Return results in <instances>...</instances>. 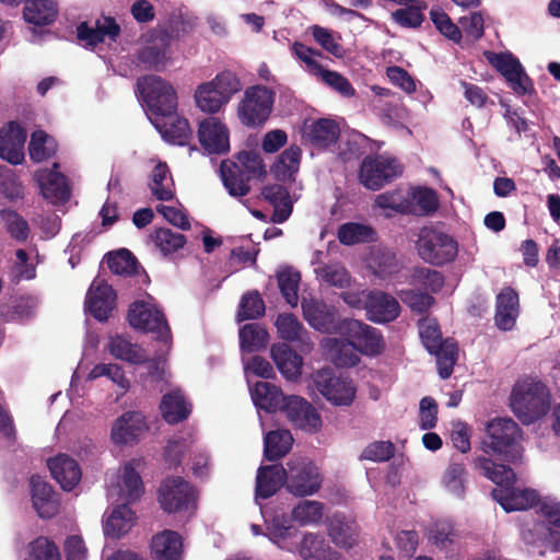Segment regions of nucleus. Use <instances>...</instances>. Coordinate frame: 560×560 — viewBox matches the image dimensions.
I'll return each mask as SVG.
<instances>
[{
	"label": "nucleus",
	"mask_w": 560,
	"mask_h": 560,
	"mask_svg": "<svg viewBox=\"0 0 560 560\" xmlns=\"http://www.w3.org/2000/svg\"><path fill=\"white\" fill-rule=\"evenodd\" d=\"M341 335L352 339L359 352L377 355L384 348V339L378 329L353 318H343Z\"/></svg>",
	"instance_id": "nucleus-15"
},
{
	"label": "nucleus",
	"mask_w": 560,
	"mask_h": 560,
	"mask_svg": "<svg viewBox=\"0 0 560 560\" xmlns=\"http://www.w3.org/2000/svg\"><path fill=\"white\" fill-rule=\"evenodd\" d=\"M324 515V504L319 501H301L292 510V520L301 526L318 524Z\"/></svg>",
	"instance_id": "nucleus-55"
},
{
	"label": "nucleus",
	"mask_w": 560,
	"mask_h": 560,
	"mask_svg": "<svg viewBox=\"0 0 560 560\" xmlns=\"http://www.w3.org/2000/svg\"><path fill=\"white\" fill-rule=\"evenodd\" d=\"M240 347L245 352H257L266 348L269 334L259 324H246L240 329Z\"/></svg>",
	"instance_id": "nucleus-47"
},
{
	"label": "nucleus",
	"mask_w": 560,
	"mask_h": 560,
	"mask_svg": "<svg viewBox=\"0 0 560 560\" xmlns=\"http://www.w3.org/2000/svg\"><path fill=\"white\" fill-rule=\"evenodd\" d=\"M280 292L288 304L295 307L299 302V284L301 275L291 269L282 270L277 275Z\"/></svg>",
	"instance_id": "nucleus-61"
},
{
	"label": "nucleus",
	"mask_w": 560,
	"mask_h": 560,
	"mask_svg": "<svg viewBox=\"0 0 560 560\" xmlns=\"http://www.w3.org/2000/svg\"><path fill=\"white\" fill-rule=\"evenodd\" d=\"M0 194L10 201L24 197V186L18 174L5 165L0 166Z\"/></svg>",
	"instance_id": "nucleus-58"
},
{
	"label": "nucleus",
	"mask_w": 560,
	"mask_h": 560,
	"mask_svg": "<svg viewBox=\"0 0 560 560\" xmlns=\"http://www.w3.org/2000/svg\"><path fill=\"white\" fill-rule=\"evenodd\" d=\"M262 197L273 207L271 221L285 222L292 213L293 205L289 190L279 184L267 185L261 190Z\"/></svg>",
	"instance_id": "nucleus-34"
},
{
	"label": "nucleus",
	"mask_w": 560,
	"mask_h": 560,
	"mask_svg": "<svg viewBox=\"0 0 560 560\" xmlns=\"http://www.w3.org/2000/svg\"><path fill=\"white\" fill-rule=\"evenodd\" d=\"M109 352L119 360L142 364L147 361V357L136 345L121 336L112 337L108 343Z\"/></svg>",
	"instance_id": "nucleus-51"
},
{
	"label": "nucleus",
	"mask_w": 560,
	"mask_h": 560,
	"mask_svg": "<svg viewBox=\"0 0 560 560\" xmlns=\"http://www.w3.org/2000/svg\"><path fill=\"white\" fill-rule=\"evenodd\" d=\"M136 516L128 504L116 506L104 524V533L106 536L119 539L126 535L135 525Z\"/></svg>",
	"instance_id": "nucleus-42"
},
{
	"label": "nucleus",
	"mask_w": 560,
	"mask_h": 560,
	"mask_svg": "<svg viewBox=\"0 0 560 560\" xmlns=\"http://www.w3.org/2000/svg\"><path fill=\"white\" fill-rule=\"evenodd\" d=\"M293 438L289 430H275L264 439V456L269 462L284 457L292 448Z\"/></svg>",
	"instance_id": "nucleus-44"
},
{
	"label": "nucleus",
	"mask_w": 560,
	"mask_h": 560,
	"mask_svg": "<svg viewBox=\"0 0 560 560\" xmlns=\"http://www.w3.org/2000/svg\"><path fill=\"white\" fill-rule=\"evenodd\" d=\"M0 218L9 235L16 242H25L31 233L28 222L15 210L1 209Z\"/></svg>",
	"instance_id": "nucleus-54"
},
{
	"label": "nucleus",
	"mask_w": 560,
	"mask_h": 560,
	"mask_svg": "<svg viewBox=\"0 0 560 560\" xmlns=\"http://www.w3.org/2000/svg\"><path fill=\"white\" fill-rule=\"evenodd\" d=\"M276 93L264 85H253L245 90L238 104L237 114L242 124L248 127L261 126L269 118Z\"/></svg>",
	"instance_id": "nucleus-7"
},
{
	"label": "nucleus",
	"mask_w": 560,
	"mask_h": 560,
	"mask_svg": "<svg viewBox=\"0 0 560 560\" xmlns=\"http://www.w3.org/2000/svg\"><path fill=\"white\" fill-rule=\"evenodd\" d=\"M287 397L279 387L268 382H257L252 388L254 404L268 412L282 411Z\"/></svg>",
	"instance_id": "nucleus-40"
},
{
	"label": "nucleus",
	"mask_w": 560,
	"mask_h": 560,
	"mask_svg": "<svg viewBox=\"0 0 560 560\" xmlns=\"http://www.w3.org/2000/svg\"><path fill=\"white\" fill-rule=\"evenodd\" d=\"M430 541L445 558H454L459 551L458 533L450 522H436L430 529Z\"/></svg>",
	"instance_id": "nucleus-33"
},
{
	"label": "nucleus",
	"mask_w": 560,
	"mask_h": 560,
	"mask_svg": "<svg viewBox=\"0 0 560 560\" xmlns=\"http://www.w3.org/2000/svg\"><path fill=\"white\" fill-rule=\"evenodd\" d=\"M465 465L452 460L443 474L442 483L452 494L463 498L465 493Z\"/></svg>",
	"instance_id": "nucleus-57"
},
{
	"label": "nucleus",
	"mask_w": 560,
	"mask_h": 560,
	"mask_svg": "<svg viewBox=\"0 0 560 560\" xmlns=\"http://www.w3.org/2000/svg\"><path fill=\"white\" fill-rule=\"evenodd\" d=\"M119 34L120 26L114 18H104L103 21L97 20L94 27H90L86 22H82L77 28L78 39L91 47L103 43L106 37L110 40H116Z\"/></svg>",
	"instance_id": "nucleus-31"
},
{
	"label": "nucleus",
	"mask_w": 560,
	"mask_h": 560,
	"mask_svg": "<svg viewBox=\"0 0 560 560\" xmlns=\"http://www.w3.org/2000/svg\"><path fill=\"white\" fill-rule=\"evenodd\" d=\"M359 526L354 520L341 513L334 514L328 524V535L339 547L351 548L358 537Z\"/></svg>",
	"instance_id": "nucleus-38"
},
{
	"label": "nucleus",
	"mask_w": 560,
	"mask_h": 560,
	"mask_svg": "<svg viewBox=\"0 0 560 560\" xmlns=\"http://www.w3.org/2000/svg\"><path fill=\"white\" fill-rule=\"evenodd\" d=\"M32 502L42 518H51L59 512V500L52 487L39 476L31 478Z\"/></svg>",
	"instance_id": "nucleus-26"
},
{
	"label": "nucleus",
	"mask_w": 560,
	"mask_h": 560,
	"mask_svg": "<svg viewBox=\"0 0 560 560\" xmlns=\"http://www.w3.org/2000/svg\"><path fill=\"white\" fill-rule=\"evenodd\" d=\"M420 258L433 266H443L455 260L458 243L450 234L433 228H423L417 241Z\"/></svg>",
	"instance_id": "nucleus-6"
},
{
	"label": "nucleus",
	"mask_w": 560,
	"mask_h": 560,
	"mask_svg": "<svg viewBox=\"0 0 560 560\" xmlns=\"http://www.w3.org/2000/svg\"><path fill=\"white\" fill-rule=\"evenodd\" d=\"M150 551L152 560H183V538L175 530L164 529L152 536Z\"/></svg>",
	"instance_id": "nucleus-24"
},
{
	"label": "nucleus",
	"mask_w": 560,
	"mask_h": 560,
	"mask_svg": "<svg viewBox=\"0 0 560 560\" xmlns=\"http://www.w3.org/2000/svg\"><path fill=\"white\" fill-rule=\"evenodd\" d=\"M166 121L163 124L154 122L158 130L161 132L163 139L177 144L185 145L191 138V129L186 118L177 117L176 114L172 117H162Z\"/></svg>",
	"instance_id": "nucleus-43"
},
{
	"label": "nucleus",
	"mask_w": 560,
	"mask_h": 560,
	"mask_svg": "<svg viewBox=\"0 0 560 560\" xmlns=\"http://www.w3.org/2000/svg\"><path fill=\"white\" fill-rule=\"evenodd\" d=\"M106 264L113 273L120 276L137 275L140 268L137 258L127 248L108 253L106 255Z\"/></svg>",
	"instance_id": "nucleus-49"
},
{
	"label": "nucleus",
	"mask_w": 560,
	"mask_h": 560,
	"mask_svg": "<svg viewBox=\"0 0 560 560\" xmlns=\"http://www.w3.org/2000/svg\"><path fill=\"white\" fill-rule=\"evenodd\" d=\"M491 495L506 512L527 510L537 505L539 502L537 491L532 489H518L514 485L494 488Z\"/></svg>",
	"instance_id": "nucleus-21"
},
{
	"label": "nucleus",
	"mask_w": 560,
	"mask_h": 560,
	"mask_svg": "<svg viewBox=\"0 0 560 560\" xmlns=\"http://www.w3.org/2000/svg\"><path fill=\"white\" fill-rule=\"evenodd\" d=\"M474 467L478 472L497 485L495 488L515 485L514 470L504 464H497L491 458L478 456L474 459Z\"/></svg>",
	"instance_id": "nucleus-35"
},
{
	"label": "nucleus",
	"mask_w": 560,
	"mask_h": 560,
	"mask_svg": "<svg viewBox=\"0 0 560 560\" xmlns=\"http://www.w3.org/2000/svg\"><path fill=\"white\" fill-rule=\"evenodd\" d=\"M325 347L330 361L338 368H352L360 362L359 350L352 339L328 338Z\"/></svg>",
	"instance_id": "nucleus-36"
},
{
	"label": "nucleus",
	"mask_w": 560,
	"mask_h": 560,
	"mask_svg": "<svg viewBox=\"0 0 560 560\" xmlns=\"http://www.w3.org/2000/svg\"><path fill=\"white\" fill-rule=\"evenodd\" d=\"M26 560H61L58 547L45 537H38L30 544Z\"/></svg>",
	"instance_id": "nucleus-64"
},
{
	"label": "nucleus",
	"mask_w": 560,
	"mask_h": 560,
	"mask_svg": "<svg viewBox=\"0 0 560 560\" xmlns=\"http://www.w3.org/2000/svg\"><path fill=\"white\" fill-rule=\"evenodd\" d=\"M137 91L151 116L172 117L177 110V94L170 82L155 74H145L137 80Z\"/></svg>",
	"instance_id": "nucleus-5"
},
{
	"label": "nucleus",
	"mask_w": 560,
	"mask_h": 560,
	"mask_svg": "<svg viewBox=\"0 0 560 560\" xmlns=\"http://www.w3.org/2000/svg\"><path fill=\"white\" fill-rule=\"evenodd\" d=\"M270 354L279 372L290 381L296 380L302 374L303 359L287 343L272 345Z\"/></svg>",
	"instance_id": "nucleus-32"
},
{
	"label": "nucleus",
	"mask_w": 560,
	"mask_h": 560,
	"mask_svg": "<svg viewBox=\"0 0 560 560\" xmlns=\"http://www.w3.org/2000/svg\"><path fill=\"white\" fill-rule=\"evenodd\" d=\"M287 490L296 497L316 493L322 487L318 467L304 458H291L287 463Z\"/></svg>",
	"instance_id": "nucleus-8"
},
{
	"label": "nucleus",
	"mask_w": 560,
	"mask_h": 560,
	"mask_svg": "<svg viewBox=\"0 0 560 560\" xmlns=\"http://www.w3.org/2000/svg\"><path fill=\"white\" fill-rule=\"evenodd\" d=\"M237 161H222L220 177L231 196L244 197L250 191L249 180L264 178L266 168L260 154L254 151L240 152Z\"/></svg>",
	"instance_id": "nucleus-1"
},
{
	"label": "nucleus",
	"mask_w": 560,
	"mask_h": 560,
	"mask_svg": "<svg viewBox=\"0 0 560 560\" xmlns=\"http://www.w3.org/2000/svg\"><path fill=\"white\" fill-rule=\"evenodd\" d=\"M316 389L336 406H350L355 397V387L348 377L337 376L331 369H322L314 375Z\"/></svg>",
	"instance_id": "nucleus-11"
},
{
	"label": "nucleus",
	"mask_w": 560,
	"mask_h": 560,
	"mask_svg": "<svg viewBox=\"0 0 560 560\" xmlns=\"http://www.w3.org/2000/svg\"><path fill=\"white\" fill-rule=\"evenodd\" d=\"M402 173L395 159L383 155L366 156L360 167V182L371 190H378Z\"/></svg>",
	"instance_id": "nucleus-10"
},
{
	"label": "nucleus",
	"mask_w": 560,
	"mask_h": 560,
	"mask_svg": "<svg viewBox=\"0 0 560 560\" xmlns=\"http://www.w3.org/2000/svg\"><path fill=\"white\" fill-rule=\"evenodd\" d=\"M301 306L303 317L311 327L320 332H339L341 335L343 319L339 318L338 311L335 306L314 298H303Z\"/></svg>",
	"instance_id": "nucleus-14"
},
{
	"label": "nucleus",
	"mask_w": 560,
	"mask_h": 560,
	"mask_svg": "<svg viewBox=\"0 0 560 560\" xmlns=\"http://www.w3.org/2000/svg\"><path fill=\"white\" fill-rule=\"evenodd\" d=\"M287 469L280 464L260 466L257 470L256 498L269 499L284 485L287 487Z\"/></svg>",
	"instance_id": "nucleus-29"
},
{
	"label": "nucleus",
	"mask_w": 560,
	"mask_h": 560,
	"mask_svg": "<svg viewBox=\"0 0 560 560\" xmlns=\"http://www.w3.org/2000/svg\"><path fill=\"white\" fill-rule=\"evenodd\" d=\"M418 326L422 343L429 352L436 351V349L444 346L445 339L442 338L440 325L436 319L429 317L421 318Z\"/></svg>",
	"instance_id": "nucleus-60"
},
{
	"label": "nucleus",
	"mask_w": 560,
	"mask_h": 560,
	"mask_svg": "<svg viewBox=\"0 0 560 560\" xmlns=\"http://www.w3.org/2000/svg\"><path fill=\"white\" fill-rule=\"evenodd\" d=\"M510 405L513 413L524 423L530 424L542 418L550 409L551 396L540 381L517 382L511 393Z\"/></svg>",
	"instance_id": "nucleus-2"
},
{
	"label": "nucleus",
	"mask_w": 560,
	"mask_h": 560,
	"mask_svg": "<svg viewBox=\"0 0 560 560\" xmlns=\"http://www.w3.org/2000/svg\"><path fill=\"white\" fill-rule=\"evenodd\" d=\"M171 177L168 166L164 162H159L152 170L150 189L152 195L162 201H170L174 198V190L164 185V182Z\"/></svg>",
	"instance_id": "nucleus-56"
},
{
	"label": "nucleus",
	"mask_w": 560,
	"mask_h": 560,
	"mask_svg": "<svg viewBox=\"0 0 560 560\" xmlns=\"http://www.w3.org/2000/svg\"><path fill=\"white\" fill-rule=\"evenodd\" d=\"M52 478L66 491H71L80 482L82 472L79 464L66 454H60L48 460Z\"/></svg>",
	"instance_id": "nucleus-28"
},
{
	"label": "nucleus",
	"mask_w": 560,
	"mask_h": 560,
	"mask_svg": "<svg viewBox=\"0 0 560 560\" xmlns=\"http://www.w3.org/2000/svg\"><path fill=\"white\" fill-rule=\"evenodd\" d=\"M159 503L163 511L176 513L195 503V489L182 477H168L159 488Z\"/></svg>",
	"instance_id": "nucleus-13"
},
{
	"label": "nucleus",
	"mask_w": 560,
	"mask_h": 560,
	"mask_svg": "<svg viewBox=\"0 0 560 560\" xmlns=\"http://www.w3.org/2000/svg\"><path fill=\"white\" fill-rule=\"evenodd\" d=\"M366 317L373 323L384 324L395 320L400 314L398 301L382 291H370L364 299Z\"/></svg>",
	"instance_id": "nucleus-18"
},
{
	"label": "nucleus",
	"mask_w": 560,
	"mask_h": 560,
	"mask_svg": "<svg viewBox=\"0 0 560 560\" xmlns=\"http://www.w3.org/2000/svg\"><path fill=\"white\" fill-rule=\"evenodd\" d=\"M339 136V125L329 118L315 120L306 131L307 140L317 148H328L337 142Z\"/></svg>",
	"instance_id": "nucleus-41"
},
{
	"label": "nucleus",
	"mask_w": 560,
	"mask_h": 560,
	"mask_svg": "<svg viewBox=\"0 0 560 560\" xmlns=\"http://www.w3.org/2000/svg\"><path fill=\"white\" fill-rule=\"evenodd\" d=\"M299 552L304 560H341V555L326 542L324 536L314 533L303 536Z\"/></svg>",
	"instance_id": "nucleus-37"
},
{
	"label": "nucleus",
	"mask_w": 560,
	"mask_h": 560,
	"mask_svg": "<svg viewBox=\"0 0 560 560\" xmlns=\"http://www.w3.org/2000/svg\"><path fill=\"white\" fill-rule=\"evenodd\" d=\"M127 319L135 329L156 334L159 340L166 341L170 337L171 328L164 313L143 301L130 304Z\"/></svg>",
	"instance_id": "nucleus-12"
},
{
	"label": "nucleus",
	"mask_w": 560,
	"mask_h": 560,
	"mask_svg": "<svg viewBox=\"0 0 560 560\" xmlns=\"http://www.w3.org/2000/svg\"><path fill=\"white\" fill-rule=\"evenodd\" d=\"M26 131L15 121H10L0 129V158L12 165H19L24 161V144Z\"/></svg>",
	"instance_id": "nucleus-20"
},
{
	"label": "nucleus",
	"mask_w": 560,
	"mask_h": 560,
	"mask_svg": "<svg viewBox=\"0 0 560 560\" xmlns=\"http://www.w3.org/2000/svg\"><path fill=\"white\" fill-rule=\"evenodd\" d=\"M317 276L327 284L337 288L350 285L351 276L340 262H329L316 269Z\"/></svg>",
	"instance_id": "nucleus-62"
},
{
	"label": "nucleus",
	"mask_w": 560,
	"mask_h": 560,
	"mask_svg": "<svg viewBox=\"0 0 560 560\" xmlns=\"http://www.w3.org/2000/svg\"><path fill=\"white\" fill-rule=\"evenodd\" d=\"M302 150L298 145L285 149L272 167V173L278 180H294L301 162Z\"/></svg>",
	"instance_id": "nucleus-45"
},
{
	"label": "nucleus",
	"mask_w": 560,
	"mask_h": 560,
	"mask_svg": "<svg viewBox=\"0 0 560 560\" xmlns=\"http://www.w3.org/2000/svg\"><path fill=\"white\" fill-rule=\"evenodd\" d=\"M436 357L438 373L442 380H447L454 370L458 358L457 343L453 339H445L444 346L436 351H431Z\"/></svg>",
	"instance_id": "nucleus-52"
},
{
	"label": "nucleus",
	"mask_w": 560,
	"mask_h": 560,
	"mask_svg": "<svg viewBox=\"0 0 560 560\" xmlns=\"http://www.w3.org/2000/svg\"><path fill=\"white\" fill-rule=\"evenodd\" d=\"M282 412L285 413L292 424L305 431H316L322 425V419L317 410L300 396H288Z\"/></svg>",
	"instance_id": "nucleus-17"
},
{
	"label": "nucleus",
	"mask_w": 560,
	"mask_h": 560,
	"mask_svg": "<svg viewBox=\"0 0 560 560\" xmlns=\"http://www.w3.org/2000/svg\"><path fill=\"white\" fill-rule=\"evenodd\" d=\"M23 16L27 23L35 26L50 25L58 16V2L57 0H25Z\"/></svg>",
	"instance_id": "nucleus-39"
},
{
	"label": "nucleus",
	"mask_w": 560,
	"mask_h": 560,
	"mask_svg": "<svg viewBox=\"0 0 560 560\" xmlns=\"http://www.w3.org/2000/svg\"><path fill=\"white\" fill-rule=\"evenodd\" d=\"M521 439L522 430L513 419H493L487 424L481 450L488 455H498L506 462L516 463L522 457Z\"/></svg>",
	"instance_id": "nucleus-3"
},
{
	"label": "nucleus",
	"mask_w": 560,
	"mask_h": 560,
	"mask_svg": "<svg viewBox=\"0 0 560 560\" xmlns=\"http://www.w3.org/2000/svg\"><path fill=\"white\" fill-rule=\"evenodd\" d=\"M488 62L502 74L511 89L517 95H525L534 91L532 79L526 74L522 63L512 52L485 54Z\"/></svg>",
	"instance_id": "nucleus-9"
},
{
	"label": "nucleus",
	"mask_w": 560,
	"mask_h": 560,
	"mask_svg": "<svg viewBox=\"0 0 560 560\" xmlns=\"http://www.w3.org/2000/svg\"><path fill=\"white\" fill-rule=\"evenodd\" d=\"M148 429L144 416L139 411L122 413L112 428V440L116 444H130Z\"/></svg>",
	"instance_id": "nucleus-25"
},
{
	"label": "nucleus",
	"mask_w": 560,
	"mask_h": 560,
	"mask_svg": "<svg viewBox=\"0 0 560 560\" xmlns=\"http://www.w3.org/2000/svg\"><path fill=\"white\" fill-rule=\"evenodd\" d=\"M159 408L164 421L171 425L187 420L192 411V405L187 401L179 389H173L164 394Z\"/></svg>",
	"instance_id": "nucleus-30"
},
{
	"label": "nucleus",
	"mask_w": 560,
	"mask_h": 560,
	"mask_svg": "<svg viewBox=\"0 0 560 560\" xmlns=\"http://www.w3.org/2000/svg\"><path fill=\"white\" fill-rule=\"evenodd\" d=\"M266 305L260 293L252 290L244 293L241 298L236 319L238 323L248 319H258L265 315Z\"/></svg>",
	"instance_id": "nucleus-50"
},
{
	"label": "nucleus",
	"mask_w": 560,
	"mask_h": 560,
	"mask_svg": "<svg viewBox=\"0 0 560 560\" xmlns=\"http://www.w3.org/2000/svg\"><path fill=\"white\" fill-rule=\"evenodd\" d=\"M116 292L105 281H94L86 294L85 305L98 322H106L116 305Z\"/></svg>",
	"instance_id": "nucleus-19"
},
{
	"label": "nucleus",
	"mask_w": 560,
	"mask_h": 560,
	"mask_svg": "<svg viewBox=\"0 0 560 560\" xmlns=\"http://www.w3.org/2000/svg\"><path fill=\"white\" fill-rule=\"evenodd\" d=\"M152 240L163 255L173 254L186 244L184 234L174 232L167 228L156 229L152 234Z\"/></svg>",
	"instance_id": "nucleus-59"
},
{
	"label": "nucleus",
	"mask_w": 560,
	"mask_h": 560,
	"mask_svg": "<svg viewBox=\"0 0 560 560\" xmlns=\"http://www.w3.org/2000/svg\"><path fill=\"white\" fill-rule=\"evenodd\" d=\"M198 139L209 154H225L230 150L228 127L217 117H208L199 122Z\"/></svg>",
	"instance_id": "nucleus-16"
},
{
	"label": "nucleus",
	"mask_w": 560,
	"mask_h": 560,
	"mask_svg": "<svg viewBox=\"0 0 560 560\" xmlns=\"http://www.w3.org/2000/svg\"><path fill=\"white\" fill-rule=\"evenodd\" d=\"M168 48L170 38L162 34L141 47L137 52V59L147 70L164 71L171 60Z\"/></svg>",
	"instance_id": "nucleus-22"
},
{
	"label": "nucleus",
	"mask_w": 560,
	"mask_h": 560,
	"mask_svg": "<svg viewBox=\"0 0 560 560\" xmlns=\"http://www.w3.org/2000/svg\"><path fill=\"white\" fill-rule=\"evenodd\" d=\"M411 281L431 293H438L442 290L445 279L443 273L435 269L416 267L411 273Z\"/></svg>",
	"instance_id": "nucleus-63"
},
{
	"label": "nucleus",
	"mask_w": 560,
	"mask_h": 560,
	"mask_svg": "<svg viewBox=\"0 0 560 560\" xmlns=\"http://www.w3.org/2000/svg\"><path fill=\"white\" fill-rule=\"evenodd\" d=\"M523 538L527 544L535 545L541 541L550 551H560V529L546 523H536L533 529L523 533Z\"/></svg>",
	"instance_id": "nucleus-48"
},
{
	"label": "nucleus",
	"mask_w": 560,
	"mask_h": 560,
	"mask_svg": "<svg viewBox=\"0 0 560 560\" xmlns=\"http://www.w3.org/2000/svg\"><path fill=\"white\" fill-rule=\"evenodd\" d=\"M241 89L242 83L237 75L230 70H224L211 81L199 84L194 97L197 107L201 112L217 114Z\"/></svg>",
	"instance_id": "nucleus-4"
},
{
	"label": "nucleus",
	"mask_w": 560,
	"mask_h": 560,
	"mask_svg": "<svg viewBox=\"0 0 560 560\" xmlns=\"http://www.w3.org/2000/svg\"><path fill=\"white\" fill-rule=\"evenodd\" d=\"M275 325L282 340L294 342L300 351L304 353H308L313 350L314 343L307 330L294 314H279Z\"/></svg>",
	"instance_id": "nucleus-23"
},
{
	"label": "nucleus",
	"mask_w": 560,
	"mask_h": 560,
	"mask_svg": "<svg viewBox=\"0 0 560 560\" xmlns=\"http://www.w3.org/2000/svg\"><path fill=\"white\" fill-rule=\"evenodd\" d=\"M119 487L120 497L126 501L125 504L137 502L144 493L142 478L131 463L124 466Z\"/></svg>",
	"instance_id": "nucleus-46"
},
{
	"label": "nucleus",
	"mask_w": 560,
	"mask_h": 560,
	"mask_svg": "<svg viewBox=\"0 0 560 560\" xmlns=\"http://www.w3.org/2000/svg\"><path fill=\"white\" fill-rule=\"evenodd\" d=\"M518 316V294L511 288H503L495 300V325L501 330H511Z\"/></svg>",
	"instance_id": "nucleus-27"
},
{
	"label": "nucleus",
	"mask_w": 560,
	"mask_h": 560,
	"mask_svg": "<svg viewBox=\"0 0 560 560\" xmlns=\"http://www.w3.org/2000/svg\"><path fill=\"white\" fill-rule=\"evenodd\" d=\"M57 151L56 142L45 131L36 130L31 136L28 154L34 162H43Z\"/></svg>",
	"instance_id": "nucleus-53"
}]
</instances>
